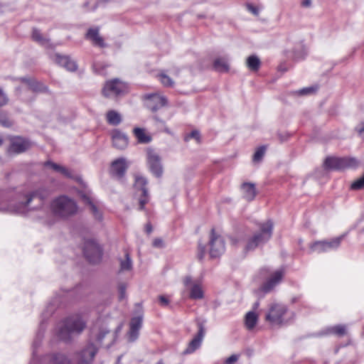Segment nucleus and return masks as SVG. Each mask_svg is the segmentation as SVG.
Here are the masks:
<instances>
[{
    "label": "nucleus",
    "mask_w": 364,
    "mask_h": 364,
    "mask_svg": "<svg viewBox=\"0 0 364 364\" xmlns=\"http://www.w3.org/2000/svg\"><path fill=\"white\" fill-rule=\"evenodd\" d=\"M156 364H164L162 360L158 361Z\"/></svg>",
    "instance_id": "nucleus-64"
},
{
    "label": "nucleus",
    "mask_w": 364,
    "mask_h": 364,
    "mask_svg": "<svg viewBox=\"0 0 364 364\" xmlns=\"http://www.w3.org/2000/svg\"><path fill=\"white\" fill-rule=\"evenodd\" d=\"M0 125L6 128L13 125V122L9 119L8 112L1 109H0Z\"/></svg>",
    "instance_id": "nucleus-31"
},
{
    "label": "nucleus",
    "mask_w": 364,
    "mask_h": 364,
    "mask_svg": "<svg viewBox=\"0 0 364 364\" xmlns=\"http://www.w3.org/2000/svg\"><path fill=\"white\" fill-rule=\"evenodd\" d=\"M247 66L252 71H257L259 69L261 61L259 58L255 55H250L247 58Z\"/></svg>",
    "instance_id": "nucleus-28"
},
{
    "label": "nucleus",
    "mask_w": 364,
    "mask_h": 364,
    "mask_svg": "<svg viewBox=\"0 0 364 364\" xmlns=\"http://www.w3.org/2000/svg\"><path fill=\"white\" fill-rule=\"evenodd\" d=\"M44 196L39 190L25 194H18L8 200V197L0 193V211L26 215L28 211L42 207Z\"/></svg>",
    "instance_id": "nucleus-1"
},
{
    "label": "nucleus",
    "mask_w": 364,
    "mask_h": 364,
    "mask_svg": "<svg viewBox=\"0 0 364 364\" xmlns=\"http://www.w3.org/2000/svg\"><path fill=\"white\" fill-rule=\"evenodd\" d=\"M364 188V175L359 179L355 181L350 186L352 190H359Z\"/></svg>",
    "instance_id": "nucleus-42"
},
{
    "label": "nucleus",
    "mask_w": 364,
    "mask_h": 364,
    "mask_svg": "<svg viewBox=\"0 0 364 364\" xmlns=\"http://www.w3.org/2000/svg\"><path fill=\"white\" fill-rule=\"evenodd\" d=\"M259 230L250 236L246 241L244 252H253L257 248H262L272 237L274 223L268 220L258 225Z\"/></svg>",
    "instance_id": "nucleus-2"
},
{
    "label": "nucleus",
    "mask_w": 364,
    "mask_h": 364,
    "mask_svg": "<svg viewBox=\"0 0 364 364\" xmlns=\"http://www.w3.org/2000/svg\"><path fill=\"white\" fill-rule=\"evenodd\" d=\"M310 249L311 251H316L319 253L327 251L325 245V240L316 241L310 245Z\"/></svg>",
    "instance_id": "nucleus-37"
},
{
    "label": "nucleus",
    "mask_w": 364,
    "mask_h": 364,
    "mask_svg": "<svg viewBox=\"0 0 364 364\" xmlns=\"http://www.w3.org/2000/svg\"><path fill=\"white\" fill-rule=\"evenodd\" d=\"M127 89V87L124 82L115 78L106 82L102 93L105 97L118 96L126 92Z\"/></svg>",
    "instance_id": "nucleus-11"
},
{
    "label": "nucleus",
    "mask_w": 364,
    "mask_h": 364,
    "mask_svg": "<svg viewBox=\"0 0 364 364\" xmlns=\"http://www.w3.org/2000/svg\"><path fill=\"white\" fill-rule=\"evenodd\" d=\"M148 181L146 178L136 176L134 184V195L138 198L139 207V210H142L144 209L145 205L149 200V195L147 188Z\"/></svg>",
    "instance_id": "nucleus-6"
},
{
    "label": "nucleus",
    "mask_w": 364,
    "mask_h": 364,
    "mask_svg": "<svg viewBox=\"0 0 364 364\" xmlns=\"http://www.w3.org/2000/svg\"><path fill=\"white\" fill-rule=\"evenodd\" d=\"M213 68L218 72H228L229 70V65L225 59L217 58L214 60Z\"/></svg>",
    "instance_id": "nucleus-29"
},
{
    "label": "nucleus",
    "mask_w": 364,
    "mask_h": 364,
    "mask_svg": "<svg viewBox=\"0 0 364 364\" xmlns=\"http://www.w3.org/2000/svg\"><path fill=\"white\" fill-rule=\"evenodd\" d=\"M198 331L194 338L189 342L188 347L183 351L184 355L193 353L197 349H198L202 343L203 339L205 336V327L202 322L198 323Z\"/></svg>",
    "instance_id": "nucleus-14"
},
{
    "label": "nucleus",
    "mask_w": 364,
    "mask_h": 364,
    "mask_svg": "<svg viewBox=\"0 0 364 364\" xmlns=\"http://www.w3.org/2000/svg\"><path fill=\"white\" fill-rule=\"evenodd\" d=\"M152 225L150 223H147L145 226V231L147 234H150L152 232Z\"/></svg>",
    "instance_id": "nucleus-56"
},
{
    "label": "nucleus",
    "mask_w": 364,
    "mask_h": 364,
    "mask_svg": "<svg viewBox=\"0 0 364 364\" xmlns=\"http://www.w3.org/2000/svg\"><path fill=\"white\" fill-rule=\"evenodd\" d=\"M83 254L92 264L99 263L102 257V249L95 240H87L84 243Z\"/></svg>",
    "instance_id": "nucleus-7"
},
{
    "label": "nucleus",
    "mask_w": 364,
    "mask_h": 364,
    "mask_svg": "<svg viewBox=\"0 0 364 364\" xmlns=\"http://www.w3.org/2000/svg\"><path fill=\"white\" fill-rule=\"evenodd\" d=\"M83 199H84L85 202L89 205L90 210L91 213H92L93 216L95 217V218L100 221L102 220V215L100 213V211L98 210L97 206L92 203L91 199L88 196H83Z\"/></svg>",
    "instance_id": "nucleus-27"
},
{
    "label": "nucleus",
    "mask_w": 364,
    "mask_h": 364,
    "mask_svg": "<svg viewBox=\"0 0 364 364\" xmlns=\"http://www.w3.org/2000/svg\"><path fill=\"white\" fill-rule=\"evenodd\" d=\"M21 91V87H17L16 88V95H18L20 94Z\"/></svg>",
    "instance_id": "nucleus-61"
},
{
    "label": "nucleus",
    "mask_w": 364,
    "mask_h": 364,
    "mask_svg": "<svg viewBox=\"0 0 364 364\" xmlns=\"http://www.w3.org/2000/svg\"><path fill=\"white\" fill-rule=\"evenodd\" d=\"M98 348L93 344H88L78 354L77 364H92Z\"/></svg>",
    "instance_id": "nucleus-15"
},
{
    "label": "nucleus",
    "mask_w": 364,
    "mask_h": 364,
    "mask_svg": "<svg viewBox=\"0 0 364 364\" xmlns=\"http://www.w3.org/2000/svg\"><path fill=\"white\" fill-rule=\"evenodd\" d=\"M317 88H318L317 87H314V86L304 87V88H302V89L296 91V93L299 95H309V94H311V93L316 92Z\"/></svg>",
    "instance_id": "nucleus-41"
},
{
    "label": "nucleus",
    "mask_w": 364,
    "mask_h": 364,
    "mask_svg": "<svg viewBox=\"0 0 364 364\" xmlns=\"http://www.w3.org/2000/svg\"><path fill=\"white\" fill-rule=\"evenodd\" d=\"M43 323L42 322L40 325V329L36 334V337L33 342V348H36L41 345V341L43 337V332H44V329H43Z\"/></svg>",
    "instance_id": "nucleus-39"
},
{
    "label": "nucleus",
    "mask_w": 364,
    "mask_h": 364,
    "mask_svg": "<svg viewBox=\"0 0 364 364\" xmlns=\"http://www.w3.org/2000/svg\"><path fill=\"white\" fill-rule=\"evenodd\" d=\"M44 166L50 168L54 171L58 173L59 171L60 170V168L62 166L59 165L58 164H55L51 161H47L44 163Z\"/></svg>",
    "instance_id": "nucleus-44"
},
{
    "label": "nucleus",
    "mask_w": 364,
    "mask_h": 364,
    "mask_svg": "<svg viewBox=\"0 0 364 364\" xmlns=\"http://www.w3.org/2000/svg\"><path fill=\"white\" fill-rule=\"evenodd\" d=\"M152 119L155 122L156 124H159L161 127H164L166 125L165 121L161 119L157 114L154 115Z\"/></svg>",
    "instance_id": "nucleus-49"
},
{
    "label": "nucleus",
    "mask_w": 364,
    "mask_h": 364,
    "mask_svg": "<svg viewBox=\"0 0 364 364\" xmlns=\"http://www.w3.org/2000/svg\"><path fill=\"white\" fill-rule=\"evenodd\" d=\"M85 38L92 42V45L100 48H105L107 45L100 35V27L95 26L87 29Z\"/></svg>",
    "instance_id": "nucleus-18"
},
{
    "label": "nucleus",
    "mask_w": 364,
    "mask_h": 364,
    "mask_svg": "<svg viewBox=\"0 0 364 364\" xmlns=\"http://www.w3.org/2000/svg\"><path fill=\"white\" fill-rule=\"evenodd\" d=\"M359 164V161L355 157L328 156L324 161V167L326 169L343 171L349 168H356Z\"/></svg>",
    "instance_id": "nucleus-5"
},
{
    "label": "nucleus",
    "mask_w": 364,
    "mask_h": 364,
    "mask_svg": "<svg viewBox=\"0 0 364 364\" xmlns=\"http://www.w3.org/2000/svg\"><path fill=\"white\" fill-rule=\"evenodd\" d=\"M343 238V235L337 237L336 238L332 239L331 241L325 240V245L327 251L330 250H334L339 247L342 240Z\"/></svg>",
    "instance_id": "nucleus-33"
},
{
    "label": "nucleus",
    "mask_w": 364,
    "mask_h": 364,
    "mask_svg": "<svg viewBox=\"0 0 364 364\" xmlns=\"http://www.w3.org/2000/svg\"><path fill=\"white\" fill-rule=\"evenodd\" d=\"M153 246L157 248L164 247V241L161 238H155L153 241Z\"/></svg>",
    "instance_id": "nucleus-51"
},
{
    "label": "nucleus",
    "mask_w": 364,
    "mask_h": 364,
    "mask_svg": "<svg viewBox=\"0 0 364 364\" xmlns=\"http://www.w3.org/2000/svg\"><path fill=\"white\" fill-rule=\"evenodd\" d=\"M29 87L33 92H46L48 91V87L47 86L34 80Z\"/></svg>",
    "instance_id": "nucleus-35"
},
{
    "label": "nucleus",
    "mask_w": 364,
    "mask_h": 364,
    "mask_svg": "<svg viewBox=\"0 0 364 364\" xmlns=\"http://www.w3.org/2000/svg\"><path fill=\"white\" fill-rule=\"evenodd\" d=\"M311 4V0H304L302 2H301V5L304 7H309L310 6Z\"/></svg>",
    "instance_id": "nucleus-58"
},
{
    "label": "nucleus",
    "mask_w": 364,
    "mask_h": 364,
    "mask_svg": "<svg viewBox=\"0 0 364 364\" xmlns=\"http://www.w3.org/2000/svg\"><path fill=\"white\" fill-rule=\"evenodd\" d=\"M205 246L204 245H203V243L200 241H199L197 257L200 261H202L205 257Z\"/></svg>",
    "instance_id": "nucleus-43"
},
{
    "label": "nucleus",
    "mask_w": 364,
    "mask_h": 364,
    "mask_svg": "<svg viewBox=\"0 0 364 364\" xmlns=\"http://www.w3.org/2000/svg\"><path fill=\"white\" fill-rule=\"evenodd\" d=\"M247 9L249 11H250L251 13H252L253 14L257 16L259 14V9L255 7V6L252 5V4H247Z\"/></svg>",
    "instance_id": "nucleus-53"
},
{
    "label": "nucleus",
    "mask_w": 364,
    "mask_h": 364,
    "mask_svg": "<svg viewBox=\"0 0 364 364\" xmlns=\"http://www.w3.org/2000/svg\"><path fill=\"white\" fill-rule=\"evenodd\" d=\"M346 333V327L345 325H336L334 326L329 327L323 332L319 333L320 336L335 334L339 337L343 336Z\"/></svg>",
    "instance_id": "nucleus-25"
},
{
    "label": "nucleus",
    "mask_w": 364,
    "mask_h": 364,
    "mask_svg": "<svg viewBox=\"0 0 364 364\" xmlns=\"http://www.w3.org/2000/svg\"><path fill=\"white\" fill-rule=\"evenodd\" d=\"M127 168L128 165L124 158L114 160L111 165L112 173L119 178H122L124 176Z\"/></svg>",
    "instance_id": "nucleus-20"
},
{
    "label": "nucleus",
    "mask_w": 364,
    "mask_h": 364,
    "mask_svg": "<svg viewBox=\"0 0 364 364\" xmlns=\"http://www.w3.org/2000/svg\"><path fill=\"white\" fill-rule=\"evenodd\" d=\"M31 147L30 141L23 137L16 136L11 139L9 151L14 154H21Z\"/></svg>",
    "instance_id": "nucleus-16"
},
{
    "label": "nucleus",
    "mask_w": 364,
    "mask_h": 364,
    "mask_svg": "<svg viewBox=\"0 0 364 364\" xmlns=\"http://www.w3.org/2000/svg\"><path fill=\"white\" fill-rule=\"evenodd\" d=\"M18 80L22 82L27 84L29 87L33 80V79H31L27 77H19Z\"/></svg>",
    "instance_id": "nucleus-55"
},
{
    "label": "nucleus",
    "mask_w": 364,
    "mask_h": 364,
    "mask_svg": "<svg viewBox=\"0 0 364 364\" xmlns=\"http://www.w3.org/2000/svg\"><path fill=\"white\" fill-rule=\"evenodd\" d=\"M77 206L75 202L66 196H60L51 203L53 213L58 217L65 218L77 212Z\"/></svg>",
    "instance_id": "nucleus-4"
},
{
    "label": "nucleus",
    "mask_w": 364,
    "mask_h": 364,
    "mask_svg": "<svg viewBox=\"0 0 364 364\" xmlns=\"http://www.w3.org/2000/svg\"><path fill=\"white\" fill-rule=\"evenodd\" d=\"M113 146L119 150L125 149L129 144L128 136L119 129H114L112 132Z\"/></svg>",
    "instance_id": "nucleus-19"
},
{
    "label": "nucleus",
    "mask_w": 364,
    "mask_h": 364,
    "mask_svg": "<svg viewBox=\"0 0 364 364\" xmlns=\"http://www.w3.org/2000/svg\"><path fill=\"white\" fill-rule=\"evenodd\" d=\"M278 136L282 141H285L289 136L288 134L283 135L282 134H279Z\"/></svg>",
    "instance_id": "nucleus-59"
},
{
    "label": "nucleus",
    "mask_w": 364,
    "mask_h": 364,
    "mask_svg": "<svg viewBox=\"0 0 364 364\" xmlns=\"http://www.w3.org/2000/svg\"><path fill=\"white\" fill-rule=\"evenodd\" d=\"M357 130L359 134H362L364 132V122L361 123L358 127Z\"/></svg>",
    "instance_id": "nucleus-57"
},
{
    "label": "nucleus",
    "mask_w": 364,
    "mask_h": 364,
    "mask_svg": "<svg viewBox=\"0 0 364 364\" xmlns=\"http://www.w3.org/2000/svg\"><path fill=\"white\" fill-rule=\"evenodd\" d=\"M50 364H70V360L63 354L53 355Z\"/></svg>",
    "instance_id": "nucleus-32"
},
{
    "label": "nucleus",
    "mask_w": 364,
    "mask_h": 364,
    "mask_svg": "<svg viewBox=\"0 0 364 364\" xmlns=\"http://www.w3.org/2000/svg\"><path fill=\"white\" fill-rule=\"evenodd\" d=\"M9 102V98L6 93L0 88V107L6 105Z\"/></svg>",
    "instance_id": "nucleus-45"
},
{
    "label": "nucleus",
    "mask_w": 364,
    "mask_h": 364,
    "mask_svg": "<svg viewBox=\"0 0 364 364\" xmlns=\"http://www.w3.org/2000/svg\"><path fill=\"white\" fill-rule=\"evenodd\" d=\"M142 316H137L133 317L129 323V341H134L139 336V331L142 326Z\"/></svg>",
    "instance_id": "nucleus-21"
},
{
    "label": "nucleus",
    "mask_w": 364,
    "mask_h": 364,
    "mask_svg": "<svg viewBox=\"0 0 364 364\" xmlns=\"http://www.w3.org/2000/svg\"><path fill=\"white\" fill-rule=\"evenodd\" d=\"M257 322V316L253 311H249L245 316V325L247 329H252Z\"/></svg>",
    "instance_id": "nucleus-30"
},
{
    "label": "nucleus",
    "mask_w": 364,
    "mask_h": 364,
    "mask_svg": "<svg viewBox=\"0 0 364 364\" xmlns=\"http://www.w3.org/2000/svg\"><path fill=\"white\" fill-rule=\"evenodd\" d=\"M209 254L211 258H217L222 255L225 250V242L223 237L212 228L209 240Z\"/></svg>",
    "instance_id": "nucleus-8"
},
{
    "label": "nucleus",
    "mask_w": 364,
    "mask_h": 364,
    "mask_svg": "<svg viewBox=\"0 0 364 364\" xmlns=\"http://www.w3.org/2000/svg\"><path fill=\"white\" fill-rule=\"evenodd\" d=\"M32 38L33 41L40 43H43L45 42V38L42 36L41 31L37 28H34L33 30Z\"/></svg>",
    "instance_id": "nucleus-40"
},
{
    "label": "nucleus",
    "mask_w": 364,
    "mask_h": 364,
    "mask_svg": "<svg viewBox=\"0 0 364 364\" xmlns=\"http://www.w3.org/2000/svg\"><path fill=\"white\" fill-rule=\"evenodd\" d=\"M184 285L189 289V296L192 299H201L204 296L201 285L198 282H193L191 276H186L183 279Z\"/></svg>",
    "instance_id": "nucleus-17"
},
{
    "label": "nucleus",
    "mask_w": 364,
    "mask_h": 364,
    "mask_svg": "<svg viewBox=\"0 0 364 364\" xmlns=\"http://www.w3.org/2000/svg\"><path fill=\"white\" fill-rule=\"evenodd\" d=\"M106 119L109 124L112 126L119 125L122 121V118L121 114L115 110H109L106 114Z\"/></svg>",
    "instance_id": "nucleus-26"
},
{
    "label": "nucleus",
    "mask_w": 364,
    "mask_h": 364,
    "mask_svg": "<svg viewBox=\"0 0 364 364\" xmlns=\"http://www.w3.org/2000/svg\"><path fill=\"white\" fill-rule=\"evenodd\" d=\"M109 333V331L101 330L97 336V341L101 342L105 337L106 334Z\"/></svg>",
    "instance_id": "nucleus-52"
},
{
    "label": "nucleus",
    "mask_w": 364,
    "mask_h": 364,
    "mask_svg": "<svg viewBox=\"0 0 364 364\" xmlns=\"http://www.w3.org/2000/svg\"><path fill=\"white\" fill-rule=\"evenodd\" d=\"M147 163L150 171L157 178H160L163 173V167L161 158L153 149L147 150Z\"/></svg>",
    "instance_id": "nucleus-13"
},
{
    "label": "nucleus",
    "mask_w": 364,
    "mask_h": 364,
    "mask_svg": "<svg viewBox=\"0 0 364 364\" xmlns=\"http://www.w3.org/2000/svg\"><path fill=\"white\" fill-rule=\"evenodd\" d=\"M144 100H145L146 107L152 112H156L168 105L167 98L157 93L145 95Z\"/></svg>",
    "instance_id": "nucleus-12"
},
{
    "label": "nucleus",
    "mask_w": 364,
    "mask_h": 364,
    "mask_svg": "<svg viewBox=\"0 0 364 364\" xmlns=\"http://www.w3.org/2000/svg\"><path fill=\"white\" fill-rule=\"evenodd\" d=\"M189 137L196 139L197 141L200 139V132L197 130H193L190 134Z\"/></svg>",
    "instance_id": "nucleus-54"
},
{
    "label": "nucleus",
    "mask_w": 364,
    "mask_h": 364,
    "mask_svg": "<svg viewBox=\"0 0 364 364\" xmlns=\"http://www.w3.org/2000/svg\"><path fill=\"white\" fill-rule=\"evenodd\" d=\"M55 61L57 64L65 68L68 71L74 72L77 69L76 62L72 60L69 56L56 54L55 55Z\"/></svg>",
    "instance_id": "nucleus-22"
},
{
    "label": "nucleus",
    "mask_w": 364,
    "mask_h": 364,
    "mask_svg": "<svg viewBox=\"0 0 364 364\" xmlns=\"http://www.w3.org/2000/svg\"><path fill=\"white\" fill-rule=\"evenodd\" d=\"M243 191V197L247 201H252L255 199L257 192L255 183H243L241 186Z\"/></svg>",
    "instance_id": "nucleus-23"
},
{
    "label": "nucleus",
    "mask_w": 364,
    "mask_h": 364,
    "mask_svg": "<svg viewBox=\"0 0 364 364\" xmlns=\"http://www.w3.org/2000/svg\"><path fill=\"white\" fill-rule=\"evenodd\" d=\"M230 241H231V243L234 245H237L239 243V240L236 237H232Z\"/></svg>",
    "instance_id": "nucleus-60"
},
{
    "label": "nucleus",
    "mask_w": 364,
    "mask_h": 364,
    "mask_svg": "<svg viewBox=\"0 0 364 364\" xmlns=\"http://www.w3.org/2000/svg\"><path fill=\"white\" fill-rule=\"evenodd\" d=\"M299 299V297H294L292 299V303L296 302Z\"/></svg>",
    "instance_id": "nucleus-62"
},
{
    "label": "nucleus",
    "mask_w": 364,
    "mask_h": 364,
    "mask_svg": "<svg viewBox=\"0 0 364 364\" xmlns=\"http://www.w3.org/2000/svg\"><path fill=\"white\" fill-rule=\"evenodd\" d=\"M85 328V323L80 316L77 315L69 316L59 326L58 336L59 339L68 342L70 341L72 334L80 333Z\"/></svg>",
    "instance_id": "nucleus-3"
},
{
    "label": "nucleus",
    "mask_w": 364,
    "mask_h": 364,
    "mask_svg": "<svg viewBox=\"0 0 364 364\" xmlns=\"http://www.w3.org/2000/svg\"><path fill=\"white\" fill-rule=\"evenodd\" d=\"M287 311V307L282 304H273L270 306L265 318L272 325H282L284 323V315Z\"/></svg>",
    "instance_id": "nucleus-9"
},
{
    "label": "nucleus",
    "mask_w": 364,
    "mask_h": 364,
    "mask_svg": "<svg viewBox=\"0 0 364 364\" xmlns=\"http://www.w3.org/2000/svg\"><path fill=\"white\" fill-rule=\"evenodd\" d=\"M286 273V267L282 266L272 272L270 277L262 284L259 289L264 294L269 293L283 279Z\"/></svg>",
    "instance_id": "nucleus-10"
},
{
    "label": "nucleus",
    "mask_w": 364,
    "mask_h": 364,
    "mask_svg": "<svg viewBox=\"0 0 364 364\" xmlns=\"http://www.w3.org/2000/svg\"><path fill=\"white\" fill-rule=\"evenodd\" d=\"M60 173H61L62 175H63L64 176H65L66 178H73V176L71 173V171L68 169L67 168H65V166H61L60 168V170L59 171Z\"/></svg>",
    "instance_id": "nucleus-46"
},
{
    "label": "nucleus",
    "mask_w": 364,
    "mask_h": 364,
    "mask_svg": "<svg viewBox=\"0 0 364 364\" xmlns=\"http://www.w3.org/2000/svg\"><path fill=\"white\" fill-rule=\"evenodd\" d=\"M133 134L134 136L136 138L138 143L146 144H149L151 141V136L146 134L145 129L143 128L135 127L133 129Z\"/></svg>",
    "instance_id": "nucleus-24"
},
{
    "label": "nucleus",
    "mask_w": 364,
    "mask_h": 364,
    "mask_svg": "<svg viewBox=\"0 0 364 364\" xmlns=\"http://www.w3.org/2000/svg\"><path fill=\"white\" fill-rule=\"evenodd\" d=\"M126 288L127 287L125 284L121 283L119 284V297L120 300L123 299L125 296Z\"/></svg>",
    "instance_id": "nucleus-47"
},
{
    "label": "nucleus",
    "mask_w": 364,
    "mask_h": 364,
    "mask_svg": "<svg viewBox=\"0 0 364 364\" xmlns=\"http://www.w3.org/2000/svg\"><path fill=\"white\" fill-rule=\"evenodd\" d=\"M159 301L162 306H166L169 304V299L164 295H160L159 296Z\"/></svg>",
    "instance_id": "nucleus-50"
},
{
    "label": "nucleus",
    "mask_w": 364,
    "mask_h": 364,
    "mask_svg": "<svg viewBox=\"0 0 364 364\" xmlns=\"http://www.w3.org/2000/svg\"><path fill=\"white\" fill-rule=\"evenodd\" d=\"M126 259L124 260H121L120 262V270L121 271H129L132 267V259L129 255V254H126Z\"/></svg>",
    "instance_id": "nucleus-38"
},
{
    "label": "nucleus",
    "mask_w": 364,
    "mask_h": 364,
    "mask_svg": "<svg viewBox=\"0 0 364 364\" xmlns=\"http://www.w3.org/2000/svg\"><path fill=\"white\" fill-rule=\"evenodd\" d=\"M109 0H100V1H99V3H98V4H100V3H107V2H109Z\"/></svg>",
    "instance_id": "nucleus-63"
},
{
    "label": "nucleus",
    "mask_w": 364,
    "mask_h": 364,
    "mask_svg": "<svg viewBox=\"0 0 364 364\" xmlns=\"http://www.w3.org/2000/svg\"><path fill=\"white\" fill-rule=\"evenodd\" d=\"M238 358H239L238 355L233 354V355H230L229 358H228L225 360L224 363L225 364H233L238 360Z\"/></svg>",
    "instance_id": "nucleus-48"
},
{
    "label": "nucleus",
    "mask_w": 364,
    "mask_h": 364,
    "mask_svg": "<svg viewBox=\"0 0 364 364\" xmlns=\"http://www.w3.org/2000/svg\"><path fill=\"white\" fill-rule=\"evenodd\" d=\"M158 78L164 87H171L174 85V81L164 73H159Z\"/></svg>",
    "instance_id": "nucleus-34"
},
{
    "label": "nucleus",
    "mask_w": 364,
    "mask_h": 364,
    "mask_svg": "<svg viewBox=\"0 0 364 364\" xmlns=\"http://www.w3.org/2000/svg\"><path fill=\"white\" fill-rule=\"evenodd\" d=\"M266 149L267 147L265 146L258 147L253 155V161L255 163L260 162L264 156Z\"/></svg>",
    "instance_id": "nucleus-36"
}]
</instances>
